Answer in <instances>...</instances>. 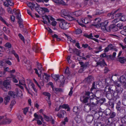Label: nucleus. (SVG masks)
I'll list each match as a JSON object with an SVG mask.
<instances>
[{
  "instance_id": "obj_11",
  "label": "nucleus",
  "mask_w": 126,
  "mask_h": 126,
  "mask_svg": "<svg viewBox=\"0 0 126 126\" xmlns=\"http://www.w3.org/2000/svg\"><path fill=\"white\" fill-rule=\"evenodd\" d=\"M83 11L82 10H79L75 11L72 13L73 15L75 16L78 17L82 14Z\"/></svg>"
},
{
  "instance_id": "obj_54",
  "label": "nucleus",
  "mask_w": 126,
  "mask_h": 126,
  "mask_svg": "<svg viewBox=\"0 0 126 126\" xmlns=\"http://www.w3.org/2000/svg\"><path fill=\"white\" fill-rule=\"evenodd\" d=\"M5 46L8 48H11V45L9 43H7L5 44Z\"/></svg>"
},
{
  "instance_id": "obj_23",
  "label": "nucleus",
  "mask_w": 126,
  "mask_h": 126,
  "mask_svg": "<svg viewBox=\"0 0 126 126\" xmlns=\"http://www.w3.org/2000/svg\"><path fill=\"white\" fill-rule=\"evenodd\" d=\"M72 51L74 53L76 54L78 56H80V55L81 52L79 50L75 48L73 49Z\"/></svg>"
},
{
  "instance_id": "obj_27",
  "label": "nucleus",
  "mask_w": 126,
  "mask_h": 126,
  "mask_svg": "<svg viewBox=\"0 0 126 126\" xmlns=\"http://www.w3.org/2000/svg\"><path fill=\"white\" fill-rule=\"evenodd\" d=\"M12 121L11 119L6 118L4 120L3 123L5 124H9Z\"/></svg>"
},
{
  "instance_id": "obj_29",
  "label": "nucleus",
  "mask_w": 126,
  "mask_h": 126,
  "mask_svg": "<svg viewBox=\"0 0 126 126\" xmlns=\"http://www.w3.org/2000/svg\"><path fill=\"white\" fill-rule=\"evenodd\" d=\"M15 14L17 18L18 19V21H20V20H22L21 17V15H20L19 11H18V12L15 13Z\"/></svg>"
},
{
  "instance_id": "obj_39",
  "label": "nucleus",
  "mask_w": 126,
  "mask_h": 126,
  "mask_svg": "<svg viewBox=\"0 0 126 126\" xmlns=\"http://www.w3.org/2000/svg\"><path fill=\"white\" fill-rule=\"evenodd\" d=\"M82 32L81 30L79 28L76 29L75 32V33L76 34H79L81 33Z\"/></svg>"
},
{
  "instance_id": "obj_40",
  "label": "nucleus",
  "mask_w": 126,
  "mask_h": 126,
  "mask_svg": "<svg viewBox=\"0 0 126 126\" xmlns=\"http://www.w3.org/2000/svg\"><path fill=\"white\" fill-rule=\"evenodd\" d=\"M69 106L67 104H63L60 106V109H67L68 108Z\"/></svg>"
},
{
  "instance_id": "obj_28",
  "label": "nucleus",
  "mask_w": 126,
  "mask_h": 126,
  "mask_svg": "<svg viewBox=\"0 0 126 126\" xmlns=\"http://www.w3.org/2000/svg\"><path fill=\"white\" fill-rule=\"evenodd\" d=\"M65 35L67 37V41L68 43H69V42H72L74 43L76 42L75 40L72 39L70 37L68 36L67 34H65Z\"/></svg>"
},
{
  "instance_id": "obj_2",
  "label": "nucleus",
  "mask_w": 126,
  "mask_h": 126,
  "mask_svg": "<svg viewBox=\"0 0 126 126\" xmlns=\"http://www.w3.org/2000/svg\"><path fill=\"white\" fill-rule=\"evenodd\" d=\"M10 81L8 80L4 81L3 83V87H1L2 89L4 91H7V89L10 90L11 89V85Z\"/></svg>"
},
{
  "instance_id": "obj_12",
  "label": "nucleus",
  "mask_w": 126,
  "mask_h": 126,
  "mask_svg": "<svg viewBox=\"0 0 126 126\" xmlns=\"http://www.w3.org/2000/svg\"><path fill=\"white\" fill-rule=\"evenodd\" d=\"M68 13V11L65 9L62 10L61 12V16L64 17L67 16L69 14Z\"/></svg>"
},
{
  "instance_id": "obj_1",
  "label": "nucleus",
  "mask_w": 126,
  "mask_h": 126,
  "mask_svg": "<svg viewBox=\"0 0 126 126\" xmlns=\"http://www.w3.org/2000/svg\"><path fill=\"white\" fill-rule=\"evenodd\" d=\"M85 94L87 96H83L81 97L80 98V100L81 101L84 103L88 102L89 100L91 99V98L92 96L94 97V96L93 93H90L89 92H86Z\"/></svg>"
},
{
  "instance_id": "obj_19",
  "label": "nucleus",
  "mask_w": 126,
  "mask_h": 126,
  "mask_svg": "<svg viewBox=\"0 0 126 126\" xmlns=\"http://www.w3.org/2000/svg\"><path fill=\"white\" fill-rule=\"evenodd\" d=\"M52 90L56 94H58L59 92H63L62 89L61 88H52Z\"/></svg>"
},
{
  "instance_id": "obj_6",
  "label": "nucleus",
  "mask_w": 126,
  "mask_h": 126,
  "mask_svg": "<svg viewBox=\"0 0 126 126\" xmlns=\"http://www.w3.org/2000/svg\"><path fill=\"white\" fill-rule=\"evenodd\" d=\"M42 94L45 96L47 97H46V99L48 104L49 106H50L51 105V103L50 101V98L51 96L50 94L48 92H43V93Z\"/></svg>"
},
{
  "instance_id": "obj_32",
  "label": "nucleus",
  "mask_w": 126,
  "mask_h": 126,
  "mask_svg": "<svg viewBox=\"0 0 126 126\" xmlns=\"http://www.w3.org/2000/svg\"><path fill=\"white\" fill-rule=\"evenodd\" d=\"M10 99V97L7 96L4 98V103L5 105H7Z\"/></svg>"
},
{
  "instance_id": "obj_37",
  "label": "nucleus",
  "mask_w": 126,
  "mask_h": 126,
  "mask_svg": "<svg viewBox=\"0 0 126 126\" xmlns=\"http://www.w3.org/2000/svg\"><path fill=\"white\" fill-rule=\"evenodd\" d=\"M116 92L119 94H120L122 92V89L120 87L118 88H116Z\"/></svg>"
},
{
  "instance_id": "obj_35",
  "label": "nucleus",
  "mask_w": 126,
  "mask_h": 126,
  "mask_svg": "<svg viewBox=\"0 0 126 126\" xmlns=\"http://www.w3.org/2000/svg\"><path fill=\"white\" fill-rule=\"evenodd\" d=\"M52 77L56 81H58V79L59 77V76L57 75H52Z\"/></svg>"
},
{
  "instance_id": "obj_58",
  "label": "nucleus",
  "mask_w": 126,
  "mask_h": 126,
  "mask_svg": "<svg viewBox=\"0 0 126 126\" xmlns=\"http://www.w3.org/2000/svg\"><path fill=\"white\" fill-rule=\"evenodd\" d=\"M103 12L102 10H97L96 11V13L95 15H100L103 13Z\"/></svg>"
},
{
  "instance_id": "obj_62",
  "label": "nucleus",
  "mask_w": 126,
  "mask_h": 126,
  "mask_svg": "<svg viewBox=\"0 0 126 126\" xmlns=\"http://www.w3.org/2000/svg\"><path fill=\"white\" fill-rule=\"evenodd\" d=\"M15 103H16V102L15 100H13L11 102L10 105L9 106V107L10 108H12L13 106L15 104Z\"/></svg>"
},
{
  "instance_id": "obj_7",
  "label": "nucleus",
  "mask_w": 126,
  "mask_h": 126,
  "mask_svg": "<svg viewBox=\"0 0 126 126\" xmlns=\"http://www.w3.org/2000/svg\"><path fill=\"white\" fill-rule=\"evenodd\" d=\"M28 81L29 83L28 84V87L29 90H31V89L32 88L34 91L36 92H37V90L36 89L35 87V85L32 82H31L30 79H28Z\"/></svg>"
},
{
  "instance_id": "obj_43",
  "label": "nucleus",
  "mask_w": 126,
  "mask_h": 126,
  "mask_svg": "<svg viewBox=\"0 0 126 126\" xmlns=\"http://www.w3.org/2000/svg\"><path fill=\"white\" fill-rule=\"evenodd\" d=\"M111 93H109L106 94V96L109 100H110L112 98V95Z\"/></svg>"
},
{
  "instance_id": "obj_3",
  "label": "nucleus",
  "mask_w": 126,
  "mask_h": 126,
  "mask_svg": "<svg viewBox=\"0 0 126 126\" xmlns=\"http://www.w3.org/2000/svg\"><path fill=\"white\" fill-rule=\"evenodd\" d=\"M98 101L97 99L95 98L91 97L90 100V103H88L87 104L89 105V106H90L91 108L95 109V107L97 106L98 103Z\"/></svg>"
},
{
  "instance_id": "obj_44",
  "label": "nucleus",
  "mask_w": 126,
  "mask_h": 126,
  "mask_svg": "<svg viewBox=\"0 0 126 126\" xmlns=\"http://www.w3.org/2000/svg\"><path fill=\"white\" fill-rule=\"evenodd\" d=\"M36 4H37V6L35 7V10L37 11L39 14H40L39 13V11H38V9L37 8H38L39 10H41L42 7H40V5H38L36 3Z\"/></svg>"
},
{
  "instance_id": "obj_9",
  "label": "nucleus",
  "mask_w": 126,
  "mask_h": 126,
  "mask_svg": "<svg viewBox=\"0 0 126 126\" xmlns=\"http://www.w3.org/2000/svg\"><path fill=\"white\" fill-rule=\"evenodd\" d=\"M118 29L117 27L114 24L110 25L109 27V31H111L115 32L118 31Z\"/></svg>"
},
{
  "instance_id": "obj_4",
  "label": "nucleus",
  "mask_w": 126,
  "mask_h": 126,
  "mask_svg": "<svg viewBox=\"0 0 126 126\" xmlns=\"http://www.w3.org/2000/svg\"><path fill=\"white\" fill-rule=\"evenodd\" d=\"M69 23H68L65 21L61 22L59 24V27L61 29L64 30H66L69 27Z\"/></svg>"
},
{
  "instance_id": "obj_51",
  "label": "nucleus",
  "mask_w": 126,
  "mask_h": 126,
  "mask_svg": "<svg viewBox=\"0 0 126 126\" xmlns=\"http://www.w3.org/2000/svg\"><path fill=\"white\" fill-rule=\"evenodd\" d=\"M120 20L122 21H126V16L125 15L122 16L121 17Z\"/></svg>"
},
{
  "instance_id": "obj_14",
  "label": "nucleus",
  "mask_w": 126,
  "mask_h": 126,
  "mask_svg": "<svg viewBox=\"0 0 126 126\" xmlns=\"http://www.w3.org/2000/svg\"><path fill=\"white\" fill-rule=\"evenodd\" d=\"M43 19H44L45 18L47 19L48 21V22L50 23V21L49 20L50 19L52 21H54V19L51 16H47L46 15H45L43 17Z\"/></svg>"
},
{
  "instance_id": "obj_16",
  "label": "nucleus",
  "mask_w": 126,
  "mask_h": 126,
  "mask_svg": "<svg viewBox=\"0 0 126 126\" xmlns=\"http://www.w3.org/2000/svg\"><path fill=\"white\" fill-rule=\"evenodd\" d=\"M96 64H97V65H100L101 67H103L105 65H106L104 60H103L102 61L97 62Z\"/></svg>"
},
{
  "instance_id": "obj_42",
  "label": "nucleus",
  "mask_w": 126,
  "mask_h": 126,
  "mask_svg": "<svg viewBox=\"0 0 126 126\" xmlns=\"http://www.w3.org/2000/svg\"><path fill=\"white\" fill-rule=\"evenodd\" d=\"M116 115V114L115 112H111L109 115H110V118H114L115 116Z\"/></svg>"
},
{
  "instance_id": "obj_24",
  "label": "nucleus",
  "mask_w": 126,
  "mask_h": 126,
  "mask_svg": "<svg viewBox=\"0 0 126 126\" xmlns=\"http://www.w3.org/2000/svg\"><path fill=\"white\" fill-rule=\"evenodd\" d=\"M93 79V78L91 76H89L85 79V80L88 83H89L92 81Z\"/></svg>"
},
{
  "instance_id": "obj_34",
  "label": "nucleus",
  "mask_w": 126,
  "mask_h": 126,
  "mask_svg": "<svg viewBox=\"0 0 126 126\" xmlns=\"http://www.w3.org/2000/svg\"><path fill=\"white\" fill-rule=\"evenodd\" d=\"M39 48L36 45L33 46L32 47V49L35 52H38Z\"/></svg>"
},
{
  "instance_id": "obj_22",
  "label": "nucleus",
  "mask_w": 126,
  "mask_h": 126,
  "mask_svg": "<svg viewBox=\"0 0 126 126\" xmlns=\"http://www.w3.org/2000/svg\"><path fill=\"white\" fill-rule=\"evenodd\" d=\"M75 120L77 123H80L82 121V119L80 116L79 115H77L75 117Z\"/></svg>"
},
{
  "instance_id": "obj_36",
  "label": "nucleus",
  "mask_w": 126,
  "mask_h": 126,
  "mask_svg": "<svg viewBox=\"0 0 126 126\" xmlns=\"http://www.w3.org/2000/svg\"><path fill=\"white\" fill-rule=\"evenodd\" d=\"M52 37L53 39L54 38H56L57 39V40L58 41H59L61 40V39L56 34H54L52 35Z\"/></svg>"
},
{
  "instance_id": "obj_38",
  "label": "nucleus",
  "mask_w": 126,
  "mask_h": 126,
  "mask_svg": "<svg viewBox=\"0 0 126 126\" xmlns=\"http://www.w3.org/2000/svg\"><path fill=\"white\" fill-rule=\"evenodd\" d=\"M73 111L76 113L78 114L79 111V108L77 107H74L73 109Z\"/></svg>"
},
{
  "instance_id": "obj_57",
  "label": "nucleus",
  "mask_w": 126,
  "mask_h": 126,
  "mask_svg": "<svg viewBox=\"0 0 126 126\" xmlns=\"http://www.w3.org/2000/svg\"><path fill=\"white\" fill-rule=\"evenodd\" d=\"M4 62L5 63L9 65H11L12 64L11 62L9 60H8L5 59L4 60Z\"/></svg>"
},
{
  "instance_id": "obj_15",
  "label": "nucleus",
  "mask_w": 126,
  "mask_h": 126,
  "mask_svg": "<svg viewBox=\"0 0 126 126\" xmlns=\"http://www.w3.org/2000/svg\"><path fill=\"white\" fill-rule=\"evenodd\" d=\"M64 77L63 75L59 76L58 79V82L61 83V84H63L64 82Z\"/></svg>"
},
{
  "instance_id": "obj_50",
  "label": "nucleus",
  "mask_w": 126,
  "mask_h": 126,
  "mask_svg": "<svg viewBox=\"0 0 126 126\" xmlns=\"http://www.w3.org/2000/svg\"><path fill=\"white\" fill-rule=\"evenodd\" d=\"M110 112V110L109 109H106L105 112V114L107 115H109Z\"/></svg>"
},
{
  "instance_id": "obj_52",
  "label": "nucleus",
  "mask_w": 126,
  "mask_h": 126,
  "mask_svg": "<svg viewBox=\"0 0 126 126\" xmlns=\"http://www.w3.org/2000/svg\"><path fill=\"white\" fill-rule=\"evenodd\" d=\"M93 111L95 113V114H94V117L95 118L98 119L100 116L99 114L98 113H96L94 110H93Z\"/></svg>"
},
{
  "instance_id": "obj_60",
  "label": "nucleus",
  "mask_w": 126,
  "mask_h": 126,
  "mask_svg": "<svg viewBox=\"0 0 126 126\" xmlns=\"http://www.w3.org/2000/svg\"><path fill=\"white\" fill-rule=\"evenodd\" d=\"M18 36L21 40H22L24 43V38L22 35L20 33H19L18 34Z\"/></svg>"
},
{
  "instance_id": "obj_46",
  "label": "nucleus",
  "mask_w": 126,
  "mask_h": 126,
  "mask_svg": "<svg viewBox=\"0 0 126 126\" xmlns=\"http://www.w3.org/2000/svg\"><path fill=\"white\" fill-rule=\"evenodd\" d=\"M114 92L113 93V96L116 98H119V94L116 92L114 91Z\"/></svg>"
},
{
  "instance_id": "obj_48",
  "label": "nucleus",
  "mask_w": 126,
  "mask_h": 126,
  "mask_svg": "<svg viewBox=\"0 0 126 126\" xmlns=\"http://www.w3.org/2000/svg\"><path fill=\"white\" fill-rule=\"evenodd\" d=\"M120 20V18H116L112 21V23L113 24H115Z\"/></svg>"
},
{
  "instance_id": "obj_10",
  "label": "nucleus",
  "mask_w": 126,
  "mask_h": 126,
  "mask_svg": "<svg viewBox=\"0 0 126 126\" xmlns=\"http://www.w3.org/2000/svg\"><path fill=\"white\" fill-rule=\"evenodd\" d=\"M79 64L81 65V67H83V68H86L89 67V62H88L84 63L82 62H79Z\"/></svg>"
},
{
  "instance_id": "obj_26",
  "label": "nucleus",
  "mask_w": 126,
  "mask_h": 126,
  "mask_svg": "<svg viewBox=\"0 0 126 126\" xmlns=\"http://www.w3.org/2000/svg\"><path fill=\"white\" fill-rule=\"evenodd\" d=\"M66 19L69 21H71L74 20V18L72 17L70 15H67L66 16H65V17Z\"/></svg>"
},
{
  "instance_id": "obj_8",
  "label": "nucleus",
  "mask_w": 126,
  "mask_h": 126,
  "mask_svg": "<svg viewBox=\"0 0 126 126\" xmlns=\"http://www.w3.org/2000/svg\"><path fill=\"white\" fill-rule=\"evenodd\" d=\"M100 19L99 18H96L95 19L94 21V24H93L92 25L96 27H99V26L101 25L100 22Z\"/></svg>"
},
{
  "instance_id": "obj_31",
  "label": "nucleus",
  "mask_w": 126,
  "mask_h": 126,
  "mask_svg": "<svg viewBox=\"0 0 126 126\" xmlns=\"http://www.w3.org/2000/svg\"><path fill=\"white\" fill-rule=\"evenodd\" d=\"M43 115L45 120L49 122L50 121L52 118V117L48 116L44 114H43Z\"/></svg>"
},
{
  "instance_id": "obj_25",
  "label": "nucleus",
  "mask_w": 126,
  "mask_h": 126,
  "mask_svg": "<svg viewBox=\"0 0 126 126\" xmlns=\"http://www.w3.org/2000/svg\"><path fill=\"white\" fill-rule=\"evenodd\" d=\"M120 81L121 83L124 84V83H125V81L126 80V79L125 77L124 76H121L120 78Z\"/></svg>"
},
{
  "instance_id": "obj_30",
  "label": "nucleus",
  "mask_w": 126,
  "mask_h": 126,
  "mask_svg": "<svg viewBox=\"0 0 126 126\" xmlns=\"http://www.w3.org/2000/svg\"><path fill=\"white\" fill-rule=\"evenodd\" d=\"M121 121L122 123L126 125V115L121 118Z\"/></svg>"
},
{
  "instance_id": "obj_13",
  "label": "nucleus",
  "mask_w": 126,
  "mask_h": 126,
  "mask_svg": "<svg viewBox=\"0 0 126 126\" xmlns=\"http://www.w3.org/2000/svg\"><path fill=\"white\" fill-rule=\"evenodd\" d=\"M93 118L94 117L92 115H88L86 117V121L88 123H90L92 121Z\"/></svg>"
},
{
  "instance_id": "obj_56",
  "label": "nucleus",
  "mask_w": 126,
  "mask_h": 126,
  "mask_svg": "<svg viewBox=\"0 0 126 126\" xmlns=\"http://www.w3.org/2000/svg\"><path fill=\"white\" fill-rule=\"evenodd\" d=\"M37 64L38 65V70H40V72H41V68H42V65L41 64L37 62H36Z\"/></svg>"
},
{
  "instance_id": "obj_53",
  "label": "nucleus",
  "mask_w": 126,
  "mask_h": 126,
  "mask_svg": "<svg viewBox=\"0 0 126 126\" xmlns=\"http://www.w3.org/2000/svg\"><path fill=\"white\" fill-rule=\"evenodd\" d=\"M119 10V9H118L117 10H115V11H112V12H111L110 13L108 14V16H110L111 15H112L113 14H114L116 13L117 11H118Z\"/></svg>"
},
{
  "instance_id": "obj_49",
  "label": "nucleus",
  "mask_w": 126,
  "mask_h": 126,
  "mask_svg": "<svg viewBox=\"0 0 126 126\" xmlns=\"http://www.w3.org/2000/svg\"><path fill=\"white\" fill-rule=\"evenodd\" d=\"M16 90L17 92V95L19 96H22V92L20 90H18L17 88H16Z\"/></svg>"
},
{
  "instance_id": "obj_45",
  "label": "nucleus",
  "mask_w": 126,
  "mask_h": 126,
  "mask_svg": "<svg viewBox=\"0 0 126 126\" xmlns=\"http://www.w3.org/2000/svg\"><path fill=\"white\" fill-rule=\"evenodd\" d=\"M57 3L58 4H62L63 5H65L66 4V3L64 2L63 0H57Z\"/></svg>"
},
{
  "instance_id": "obj_21",
  "label": "nucleus",
  "mask_w": 126,
  "mask_h": 126,
  "mask_svg": "<svg viewBox=\"0 0 126 126\" xmlns=\"http://www.w3.org/2000/svg\"><path fill=\"white\" fill-rule=\"evenodd\" d=\"M27 4L28 7H30L32 11L33 10V9L34 8L35 6V4L32 3L27 2Z\"/></svg>"
},
{
  "instance_id": "obj_5",
  "label": "nucleus",
  "mask_w": 126,
  "mask_h": 126,
  "mask_svg": "<svg viewBox=\"0 0 126 126\" xmlns=\"http://www.w3.org/2000/svg\"><path fill=\"white\" fill-rule=\"evenodd\" d=\"M108 21H106L104 22H103L100 24L101 25L99 26V27H101V29L103 31H109V27H107V24L108 23Z\"/></svg>"
},
{
  "instance_id": "obj_64",
  "label": "nucleus",
  "mask_w": 126,
  "mask_h": 126,
  "mask_svg": "<svg viewBox=\"0 0 126 126\" xmlns=\"http://www.w3.org/2000/svg\"><path fill=\"white\" fill-rule=\"evenodd\" d=\"M104 91L106 92H110L109 86H107L105 87L104 89Z\"/></svg>"
},
{
  "instance_id": "obj_20",
  "label": "nucleus",
  "mask_w": 126,
  "mask_h": 126,
  "mask_svg": "<svg viewBox=\"0 0 126 126\" xmlns=\"http://www.w3.org/2000/svg\"><path fill=\"white\" fill-rule=\"evenodd\" d=\"M109 86L110 92L113 93L115 91V90L116 88L115 86L113 85H110Z\"/></svg>"
},
{
  "instance_id": "obj_61",
  "label": "nucleus",
  "mask_w": 126,
  "mask_h": 126,
  "mask_svg": "<svg viewBox=\"0 0 126 126\" xmlns=\"http://www.w3.org/2000/svg\"><path fill=\"white\" fill-rule=\"evenodd\" d=\"M29 108L28 107L25 108L23 109L24 113L26 115L27 112H28Z\"/></svg>"
},
{
  "instance_id": "obj_47",
  "label": "nucleus",
  "mask_w": 126,
  "mask_h": 126,
  "mask_svg": "<svg viewBox=\"0 0 126 126\" xmlns=\"http://www.w3.org/2000/svg\"><path fill=\"white\" fill-rule=\"evenodd\" d=\"M96 88V85H95V82H93V83L91 89V91H92L94 89H95Z\"/></svg>"
},
{
  "instance_id": "obj_63",
  "label": "nucleus",
  "mask_w": 126,
  "mask_h": 126,
  "mask_svg": "<svg viewBox=\"0 0 126 126\" xmlns=\"http://www.w3.org/2000/svg\"><path fill=\"white\" fill-rule=\"evenodd\" d=\"M22 21L23 20H20V21H18L19 24V26L21 28H22L23 27V26L22 24Z\"/></svg>"
},
{
  "instance_id": "obj_55",
  "label": "nucleus",
  "mask_w": 126,
  "mask_h": 126,
  "mask_svg": "<svg viewBox=\"0 0 126 126\" xmlns=\"http://www.w3.org/2000/svg\"><path fill=\"white\" fill-rule=\"evenodd\" d=\"M45 76H43V77H45V79L47 80H48V78L50 77V75L46 73H44Z\"/></svg>"
},
{
  "instance_id": "obj_41",
  "label": "nucleus",
  "mask_w": 126,
  "mask_h": 126,
  "mask_svg": "<svg viewBox=\"0 0 126 126\" xmlns=\"http://www.w3.org/2000/svg\"><path fill=\"white\" fill-rule=\"evenodd\" d=\"M8 94L11 96L13 97L14 98V96L16 95L15 92L11 91H10L9 92Z\"/></svg>"
},
{
  "instance_id": "obj_33",
  "label": "nucleus",
  "mask_w": 126,
  "mask_h": 126,
  "mask_svg": "<svg viewBox=\"0 0 126 126\" xmlns=\"http://www.w3.org/2000/svg\"><path fill=\"white\" fill-rule=\"evenodd\" d=\"M117 60L118 61H119L121 63H124L125 62V59L124 58L119 57L117 59Z\"/></svg>"
},
{
  "instance_id": "obj_17",
  "label": "nucleus",
  "mask_w": 126,
  "mask_h": 126,
  "mask_svg": "<svg viewBox=\"0 0 126 126\" xmlns=\"http://www.w3.org/2000/svg\"><path fill=\"white\" fill-rule=\"evenodd\" d=\"M60 111L61 113H58L57 114V116L60 118L63 117L64 115L66 113L65 111L64 110H61Z\"/></svg>"
},
{
  "instance_id": "obj_18",
  "label": "nucleus",
  "mask_w": 126,
  "mask_h": 126,
  "mask_svg": "<svg viewBox=\"0 0 126 126\" xmlns=\"http://www.w3.org/2000/svg\"><path fill=\"white\" fill-rule=\"evenodd\" d=\"M81 21L82 23L87 24L90 22V20L89 18H82Z\"/></svg>"
},
{
  "instance_id": "obj_59",
  "label": "nucleus",
  "mask_w": 126,
  "mask_h": 126,
  "mask_svg": "<svg viewBox=\"0 0 126 126\" xmlns=\"http://www.w3.org/2000/svg\"><path fill=\"white\" fill-rule=\"evenodd\" d=\"M6 1L8 2L9 5L12 6L13 5V2L11 0H6Z\"/></svg>"
}]
</instances>
